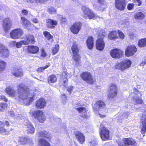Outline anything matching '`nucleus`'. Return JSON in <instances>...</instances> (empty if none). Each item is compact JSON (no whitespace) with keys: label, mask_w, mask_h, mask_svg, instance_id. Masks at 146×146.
<instances>
[{"label":"nucleus","mask_w":146,"mask_h":146,"mask_svg":"<svg viewBox=\"0 0 146 146\" xmlns=\"http://www.w3.org/2000/svg\"><path fill=\"white\" fill-rule=\"evenodd\" d=\"M39 50L38 46L33 45H29L27 48V52L29 54H36L38 52Z\"/></svg>","instance_id":"4be33fe9"},{"label":"nucleus","mask_w":146,"mask_h":146,"mask_svg":"<svg viewBox=\"0 0 146 146\" xmlns=\"http://www.w3.org/2000/svg\"><path fill=\"white\" fill-rule=\"evenodd\" d=\"M82 26V23L79 22H75L70 27L71 32L75 35L77 34L81 30Z\"/></svg>","instance_id":"2eb2a0df"},{"label":"nucleus","mask_w":146,"mask_h":146,"mask_svg":"<svg viewBox=\"0 0 146 146\" xmlns=\"http://www.w3.org/2000/svg\"><path fill=\"white\" fill-rule=\"evenodd\" d=\"M134 94H137L140 93L139 91L135 88H134L133 89Z\"/></svg>","instance_id":"69168bd1"},{"label":"nucleus","mask_w":146,"mask_h":146,"mask_svg":"<svg viewBox=\"0 0 146 146\" xmlns=\"http://www.w3.org/2000/svg\"><path fill=\"white\" fill-rule=\"evenodd\" d=\"M133 100L135 102V105L141 104H143V100L141 96L136 97L135 98L134 97H132Z\"/></svg>","instance_id":"f704fd0d"},{"label":"nucleus","mask_w":146,"mask_h":146,"mask_svg":"<svg viewBox=\"0 0 146 146\" xmlns=\"http://www.w3.org/2000/svg\"><path fill=\"white\" fill-rule=\"evenodd\" d=\"M32 21L33 23H36L38 22V20L36 18H34L32 19Z\"/></svg>","instance_id":"774afa93"},{"label":"nucleus","mask_w":146,"mask_h":146,"mask_svg":"<svg viewBox=\"0 0 146 146\" xmlns=\"http://www.w3.org/2000/svg\"><path fill=\"white\" fill-rule=\"evenodd\" d=\"M34 96H32L31 97L29 98V102L28 105L30 104L34 100Z\"/></svg>","instance_id":"680f3d73"},{"label":"nucleus","mask_w":146,"mask_h":146,"mask_svg":"<svg viewBox=\"0 0 146 146\" xmlns=\"http://www.w3.org/2000/svg\"><path fill=\"white\" fill-rule=\"evenodd\" d=\"M12 74L14 76L17 78L22 77L24 75L23 70L20 68H14L12 70Z\"/></svg>","instance_id":"6ab92c4d"},{"label":"nucleus","mask_w":146,"mask_h":146,"mask_svg":"<svg viewBox=\"0 0 146 146\" xmlns=\"http://www.w3.org/2000/svg\"><path fill=\"white\" fill-rule=\"evenodd\" d=\"M27 132L29 134H32L34 133L35 129L32 124L29 123L27 125Z\"/></svg>","instance_id":"e433bc0d"},{"label":"nucleus","mask_w":146,"mask_h":146,"mask_svg":"<svg viewBox=\"0 0 146 146\" xmlns=\"http://www.w3.org/2000/svg\"><path fill=\"white\" fill-rule=\"evenodd\" d=\"M94 38L92 36H88L86 40V43L88 48L92 49L94 46Z\"/></svg>","instance_id":"a878e982"},{"label":"nucleus","mask_w":146,"mask_h":146,"mask_svg":"<svg viewBox=\"0 0 146 146\" xmlns=\"http://www.w3.org/2000/svg\"><path fill=\"white\" fill-rule=\"evenodd\" d=\"M75 137L78 141L81 144H83L85 141V137L84 134L81 132L77 131L74 132Z\"/></svg>","instance_id":"412c9836"},{"label":"nucleus","mask_w":146,"mask_h":146,"mask_svg":"<svg viewBox=\"0 0 146 146\" xmlns=\"http://www.w3.org/2000/svg\"><path fill=\"white\" fill-rule=\"evenodd\" d=\"M28 140V139L25 137H21L20 138L19 142L22 145L26 144Z\"/></svg>","instance_id":"49530a36"},{"label":"nucleus","mask_w":146,"mask_h":146,"mask_svg":"<svg viewBox=\"0 0 146 146\" xmlns=\"http://www.w3.org/2000/svg\"><path fill=\"white\" fill-rule=\"evenodd\" d=\"M24 34L23 30L21 28H18L12 30L10 33L11 37L14 39H18Z\"/></svg>","instance_id":"9d476101"},{"label":"nucleus","mask_w":146,"mask_h":146,"mask_svg":"<svg viewBox=\"0 0 146 146\" xmlns=\"http://www.w3.org/2000/svg\"><path fill=\"white\" fill-rule=\"evenodd\" d=\"M46 27L48 29H54L57 25V21L50 19H47L46 20Z\"/></svg>","instance_id":"aec40b11"},{"label":"nucleus","mask_w":146,"mask_h":146,"mask_svg":"<svg viewBox=\"0 0 146 146\" xmlns=\"http://www.w3.org/2000/svg\"><path fill=\"white\" fill-rule=\"evenodd\" d=\"M38 136L39 137H43L48 140H50L51 139L50 134L45 130L40 131L38 133Z\"/></svg>","instance_id":"5701e85b"},{"label":"nucleus","mask_w":146,"mask_h":146,"mask_svg":"<svg viewBox=\"0 0 146 146\" xmlns=\"http://www.w3.org/2000/svg\"><path fill=\"white\" fill-rule=\"evenodd\" d=\"M132 62L129 59H125L119 63H116L114 67L115 69L123 71L129 68L131 66Z\"/></svg>","instance_id":"20e7f679"},{"label":"nucleus","mask_w":146,"mask_h":146,"mask_svg":"<svg viewBox=\"0 0 146 146\" xmlns=\"http://www.w3.org/2000/svg\"><path fill=\"white\" fill-rule=\"evenodd\" d=\"M100 134L103 140L105 141L110 140V131L105 127L103 126L100 127Z\"/></svg>","instance_id":"1a4fd4ad"},{"label":"nucleus","mask_w":146,"mask_h":146,"mask_svg":"<svg viewBox=\"0 0 146 146\" xmlns=\"http://www.w3.org/2000/svg\"><path fill=\"white\" fill-rule=\"evenodd\" d=\"M0 99L1 100H3L5 102H7L8 101V100L5 96L3 95L0 96Z\"/></svg>","instance_id":"6e6d98bb"},{"label":"nucleus","mask_w":146,"mask_h":146,"mask_svg":"<svg viewBox=\"0 0 146 146\" xmlns=\"http://www.w3.org/2000/svg\"><path fill=\"white\" fill-rule=\"evenodd\" d=\"M141 121L143 126L141 130V133L142 134H144L146 131V117L143 118L142 117Z\"/></svg>","instance_id":"72a5a7b5"},{"label":"nucleus","mask_w":146,"mask_h":146,"mask_svg":"<svg viewBox=\"0 0 146 146\" xmlns=\"http://www.w3.org/2000/svg\"><path fill=\"white\" fill-rule=\"evenodd\" d=\"M106 34L105 32L100 31L98 35V38L96 42V49L100 51L103 50L105 48V43L104 39L105 36Z\"/></svg>","instance_id":"7ed1b4c3"},{"label":"nucleus","mask_w":146,"mask_h":146,"mask_svg":"<svg viewBox=\"0 0 146 146\" xmlns=\"http://www.w3.org/2000/svg\"><path fill=\"white\" fill-rule=\"evenodd\" d=\"M129 36L131 40H133L134 39V38L136 36L133 33H129Z\"/></svg>","instance_id":"4d7b16f0"},{"label":"nucleus","mask_w":146,"mask_h":146,"mask_svg":"<svg viewBox=\"0 0 146 146\" xmlns=\"http://www.w3.org/2000/svg\"><path fill=\"white\" fill-rule=\"evenodd\" d=\"M32 115L41 123H43L46 119L44 113L41 110H37L34 111L32 113Z\"/></svg>","instance_id":"0eeeda50"},{"label":"nucleus","mask_w":146,"mask_h":146,"mask_svg":"<svg viewBox=\"0 0 146 146\" xmlns=\"http://www.w3.org/2000/svg\"><path fill=\"white\" fill-rule=\"evenodd\" d=\"M110 54L112 58L119 59L123 56L124 52L120 49L115 48L111 50Z\"/></svg>","instance_id":"9b49d317"},{"label":"nucleus","mask_w":146,"mask_h":146,"mask_svg":"<svg viewBox=\"0 0 146 146\" xmlns=\"http://www.w3.org/2000/svg\"><path fill=\"white\" fill-rule=\"evenodd\" d=\"M46 101L43 98H40L37 100L35 103V106L37 109L44 108L46 105Z\"/></svg>","instance_id":"a211bd4d"},{"label":"nucleus","mask_w":146,"mask_h":146,"mask_svg":"<svg viewBox=\"0 0 146 146\" xmlns=\"http://www.w3.org/2000/svg\"><path fill=\"white\" fill-rule=\"evenodd\" d=\"M60 82L62 84H65L68 82L67 78V72L66 71H63L60 75Z\"/></svg>","instance_id":"393cba45"},{"label":"nucleus","mask_w":146,"mask_h":146,"mask_svg":"<svg viewBox=\"0 0 146 146\" xmlns=\"http://www.w3.org/2000/svg\"><path fill=\"white\" fill-rule=\"evenodd\" d=\"M137 51V48L134 45L127 46L125 50V56L129 57L134 55Z\"/></svg>","instance_id":"ddd939ff"},{"label":"nucleus","mask_w":146,"mask_h":146,"mask_svg":"<svg viewBox=\"0 0 146 146\" xmlns=\"http://www.w3.org/2000/svg\"><path fill=\"white\" fill-rule=\"evenodd\" d=\"M4 126L6 125L7 126L9 127L10 125V124L9 121H5Z\"/></svg>","instance_id":"338daca9"},{"label":"nucleus","mask_w":146,"mask_h":146,"mask_svg":"<svg viewBox=\"0 0 146 146\" xmlns=\"http://www.w3.org/2000/svg\"><path fill=\"white\" fill-rule=\"evenodd\" d=\"M21 42L22 44L25 45H28L29 44L27 40H22L21 41Z\"/></svg>","instance_id":"e2e57ef3"},{"label":"nucleus","mask_w":146,"mask_h":146,"mask_svg":"<svg viewBox=\"0 0 146 146\" xmlns=\"http://www.w3.org/2000/svg\"><path fill=\"white\" fill-rule=\"evenodd\" d=\"M4 123L2 121H0V133L1 134L7 135L10 133V132L11 131L13 130V129H11L10 130H8L4 128Z\"/></svg>","instance_id":"b1692460"},{"label":"nucleus","mask_w":146,"mask_h":146,"mask_svg":"<svg viewBox=\"0 0 146 146\" xmlns=\"http://www.w3.org/2000/svg\"><path fill=\"white\" fill-rule=\"evenodd\" d=\"M21 13L22 14L25 15H27L28 14V12L26 9H23L22 10Z\"/></svg>","instance_id":"052dcab7"},{"label":"nucleus","mask_w":146,"mask_h":146,"mask_svg":"<svg viewBox=\"0 0 146 146\" xmlns=\"http://www.w3.org/2000/svg\"><path fill=\"white\" fill-rule=\"evenodd\" d=\"M21 19L23 25L27 29L29 28L32 25H33L28 19L24 17H21Z\"/></svg>","instance_id":"c85d7f7f"},{"label":"nucleus","mask_w":146,"mask_h":146,"mask_svg":"<svg viewBox=\"0 0 146 146\" xmlns=\"http://www.w3.org/2000/svg\"><path fill=\"white\" fill-rule=\"evenodd\" d=\"M129 113L128 112L124 113L122 114V116H123L124 117L127 118L129 116Z\"/></svg>","instance_id":"0e129e2a"},{"label":"nucleus","mask_w":146,"mask_h":146,"mask_svg":"<svg viewBox=\"0 0 146 146\" xmlns=\"http://www.w3.org/2000/svg\"><path fill=\"white\" fill-rule=\"evenodd\" d=\"M117 33V31H112L109 33L108 35V37L110 40H114L118 38Z\"/></svg>","instance_id":"bb28decb"},{"label":"nucleus","mask_w":146,"mask_h":146,"mask_svg":"<svg viewBox=\"0 0 146 146\" xmlns=\"http://www.w3.org/2000/svg\"><path fill=\"white\" fill-rule=\"evenodd\" d=\"M38 142L39 146H51L50 143L44 138H40Z\"/></svg>","instance_id":"7c9ffc66"},{"label":"nucleus","mask_w":146,"mask_h":146,"mask_svg":"<svg viewBox=\"0 0 146 146\" xmlns=\"http://www.w3.org/2000/svg\"><path fill=\"white\" fill-rule=\"evenodd\" d=\"M137 45L140 48L144 47L146 46V38H144L140 39L138 41Z\"/></svg>","instance_id":"c9c22d12"},{"label":"nucleus","mask_w":146,"mask_h":146,"mask_svg":"<svg viewBox=\"0 0 146 146\" xmlns=\"http://www.w3.org/2000/svg\"><path fill=\"white\" fill-rule=\"evenodd\" d=\"M115 7L116 9L120 11H124L127 4L126 0H115Z\"/></svg>","instance_id":"4468645a"},{"label":"nucleus","mask_w":146,"mask_h":146,"mask_svg":"<svg viewBox=\"0 0 146 146\" xmlns=\"http://www.w3.org/2000/svg\"><path fill=\"white\" fill-rule=\"evenodd\" d=\"M8 106V104L6 103H0V112L4 111Z\"/></svg>","instance_id":"37998d69"},{"label":"nucleus","mask_w":146,"mask_h":146,"mask_svg":"<svg viewBox=\"0 0 146 146\" xmlns=\"http://www.w3.org/2000/svg\"><path fill=\"white\" fill-rule=\"evenodd\" d=\"M57 81V77L56 75L54 74L50 75L47 78V81L49 84L55 83Z\"/></svg>","instance_id":"473e14b6"},{"label":"nucleus","mask_w":146,"mask_h":146,"mask_svg":"<svg viewBox=\"0 0 146 146\" xmlns=\"http://www.w3.org/2000/svg\"><path fill=\"white\" fill-rule=\"evenodd\" d=\"M134 4L133 3H128L127 5V8L129 11L133 9L134 8Z\"/></svg>","instance_id":"09e8293b"},{"label":"nucleus","mask_w":146,"mask_h":146,"mask_svg":"<svg viewBox=\"0 0 146 146\" xmlns=\"http://www.w3.org/2000/svg\"><path fill=\"white\" fill-rule=\"evenodd\" d=\"M145 64H146V56L144 57L143 60L140 64V66H143Z\"/></svg>","instance_id":"5fc2aeb1"},{"label":"nucleus","mask_w":146,"mask_h":146,"mask_svg":"<svg viewBox=\"0 0 146 146\" xmlns=\"http://www.w3.org/2000/svg\"><path fill=\"white\" fill-rule=\"evenodd\" d=\"M43 34L44 36L48 40H50L53 39V36L50 33L47 31H44L43 32Z\"/></svg>","instance_id":"58836bf2"},{"label":"nucleus","mask_w":146,"mask_h":146,"mask_svg":"<svg viewBox=\"0 0 146 146\" xmlns=\"http://www.w3.org/2000/svg\"><path fill=\"white\" fill-rule=\"evenodd\" d=\"M118 33L120 38L123 39L124 38V34L120 30H118Z\"/></svg>","instance_id":"3c124183"},{"label":"nucleus","mask_w":146,"mask_h":146,"mask_svg":"<svg viewBox=\"0 0 146 146\" xmlns=\"http://www.w3.org/2000/svg\"><path fill=\"white\" fill-rule=\"evenodd\" d=\"M47 56V53L46 52L44 49L42 48L40 49V58H43L46 57Z\"/></svg>","instance_id":"a18cd8bd"},{"label":"nucleus","mask_w":146,"mask_h":146,"mask_svg":"<svg viewBox=\"0 0 146 146\" xmlns=\"http://www.w3.org/2000/svg\"><path fill=\"white\" fill-rule=\"evenodd\" d=\"M76 110L78 111L79 113L82 112L86 113L85 114H83L81 115V117L86 119H88V115L86 114L88 110L86 108L82 107H79L77 108L76 109Z\"/></svg>","instance_id":"cd10ccee"},{"label":"nucleus","mask_w":146,"mask_h":146,"mask_svg":"<svg viewBox=\"0 0 146 146\" xmlns=\"http://www.w3.org/2000/svg\"><path fill=\"white\" fill-rule=\"evenodd\" d=\"M51 65L50 62H48L47 64L44 67H40L38 68L37 71L38 72L41 73L42 72L46 69L48 68Z\"/></svg>","instance_id":"a19ab883"},{"label":"nucleus","mask_w":146,"mask_h":146,"mask_svg":"<svg viewBox=\"0 0 146 146\" xmlns=\"http://www.w3.org/2000/svg\"><path fill=\"white\" fill-rule=\"evenodd\" d=\"M17 87V92L15 90L9 86L6 88L5 92L9 96L13 97L19 101L26 100L28 99L30 91L29 87L25 84L21 83L18 84Z\"/></svg>","instance_id":"f257e3e1"},{"label":"nucleus","mask_w":146,"mask_h":146,"mask_svg":"<svg viewBox=\"0 0 146 146\" xmlns=\"http://www.w3.org/2000/svg\"><path fill=\"white\" fill-rule=\"evenodd\" d=\"M2 26L6 32L9 31L12 27V22L9 17L5 18L3 20Z\"/></svg>","instance_id":"f3484780"},{"label":"nucleus","mask_w":146,"mask_h":146,"mask_svg":"<svg viewBox=\"0 0 146 146\" xmlns=\"http://www.w3.org/2000/svg\"><path fill=\"white\" fill-rule=\"evenodd\" d=\"M60 23L61 25H65L67 24V19L65 17H62L60 19Z\"/></svg>","instance_id":"de8ad7c7"},{"label":"nucleus","mask_w":146,"mask_h":146,"mask_svg":"<svg viewBox=\"0 0 146 146\" xmlns=\"http://www.w3.org/2000/svg\"><path fill=\"white\" fill-rule=\"evenodd\" d=\"M80 77L84 81L90 84H94L96 81L91 73L88 71L82 72L80 74Z\"/></svg>","instance_id":"423d86ee"},{"label":"nucleus","mask_w":146,"mask_h":146,"mask_svg":"<svg viewBox=\"0 0 146 146\" xmlns=\"http://www.w3.org/2000/svg\"><path fill=\"white\" fill-rule=\"evenodd\" d=\"M107 96L109 98L113 99L116 97L118 94V87L114 83H111L108 86Z\"/></svg>","instance_id":"39448f33"},{"label":"nucleus","mask_w":146,"mask_h":146,"mask_svg":"<svg viewBox=\"0 0 146 146\" xmlns=\"http://www.w3.org/2000/svg\"><path fill=\"white\" fill-rule=\"evenodd\" d=\"M59 50V45L56 44L54 45L52 49V54L54 55L58 53Z\"/></svg>","instance_id":"79ce46f5"},{"label":"nucleus","mask_w":146,"mask_h":146,"mask_svg":"<svg viewBox=\"0 0 146 146\" xmlns=\"http://www.w3.org/2000/svg\"><path fill=\"white\" fill-rule=\"evenodd\" d=\"M72 59L75 64L79 65L81 63V56L80 53V46L76 42H74L71 46Z\"/></svg>","instance_id":"f03ea898"},{"label":"nucleus","mask_w":146,"mask_h":146,"mask_svg":"<svg viewBox=\"0 0 146 146\" xmlns=\"http://www.w3.org/2000/svg\"><path fill=\"white\" fill-rule=\"evenodd\" d=\"M22 45L21 42V41H20L16 43V46L17 48H20L21 47Z\"/></svg>","instance_id":"13d9d810"},{"label":"nucleus","mask_w":146,"mask_h":146,"mask_svg":"<svg viewBox=\"0 0 146 146\" xmlns=\"http://www.w3.org/2000/svg\"><path fill=\"white\" fill-rule=\"evenodd\" d=\"M133 2L137 6H140L142 4L141 0H132Z\"/></svg>","instance_id":"8fccbe9b"},{"label":"nucleus","mask_w":146,"mask_h":146,"mask_svg":"<svg viewBox=\"0 0 146 146\" xmlns=\"http://www.w3.org/2000/svg\"><path fill=\"white\" fill-rule=\"evenodd\" d=\"M48 11L50 14H52L55 13L56 11L54 8L51 7L48 9Z\"/></svg>","instance_id":"864d4df0"},{"label":"nucleus","mask_w":146,"mask_h":146,"mask_svg":"<svg viewBox=\"0 0 146 146\" xmlns=\"http://www.w3.org/2000/svg\"><path fill=\"white\" fill-rule=\"evenodd\" d=\"M26 40L29 44H34L36 42L34 36L31 34H29L27 35L26 36Z\"/></svg>","instance_id":"c756f323"},{"label":"nucleus","mask_w":146,"mask_h":146,"mask_svg":"<svg viewBox=\"0 0 146 146\" xmlns=\"http://www.w3.org/2000/svg\"><path fill=\"white\" fill-rule=\"evenodd\" d=\"M99 3L101 4L102 6L105 5V0H97Z\"/></svg>","instance_id":"bf43d9fd"},{"label":"nucleus","mask_w":146,"mask_h":146,"mask_svg":"<svg viewBox=\"0 0 146 146\" xmlns=\"http://www.w3.org/2000/svg\"><path fill=\"white\" fill-rule=\"evenodd\" d=\"M74 89V86L71 85L67 88V90L70 94H71Z\"/></svg>","instance_id":"603ef678"},{"label":"nucleus","mask_w":146,"mask_h":146,"mask_svg":"<svg viewBox=\"0 0 146 146\" xmlns=\"http://www.w3.org/2000/svg\"><path fill=\"white\" fill-rule=\"evenodd\" d=\"M82 10L84 13L82 16L85 19L88 18L89 19H92L95 17V14L90 8L86 6H82Z\"/></svg>","instance_id":"6e6552de"},{"label":"nucleus","mask_w":146,"mask_h":146,"mask_svg":"<svg viewBox=\"0 0 146 146\" xmlns=\"http://www.w3.org/2000/svg\"><path fill=\"white\" fill-rule=\"evenodd\" d=\"M124 143L126 145H135L136 143V141L132 138H125L123 140Z\"/></svg>","instance_id":"2f4dec72"},{"label":"nucleus","mask_w":146,"mask_h":146,"mask_svg":"<svg viewBox=\"0 0 146 146\" xmlns=\"http://www.w3.org/2000/svg\"><path fill=\"white\" fill-rule=\"evenodd\" d=\"M6 64V63L5 61L0 59V72L5 70Z\"/></svg>","instance_id":"ea45409f"},{"label":"nucleus","mask_w":146,"mask_h":146,"mask_svg":"<svg viewBox=\"0 0 146 146\" xmlns=\"http://www.w3.org/2000/svg\"><path fill=\"white\" fill-rule=\"evenodd\" d=\"M9 49L4 45L0 44V56L4 58L9 57L10 55Z\"/></svg>","instance_id":"dca6fc26"},{"label":"nucleus","mask_w":146,"mask_h":146,"mask_svg":"<svg viewBox=\"0 0 146 146\" xmlns=\"http://www.w3.org/2000/svg\"><path fill=\"white\" fill-rule=\"evenodd\" d=\"M27 3H33L35 1L37 3H42L47 1V0H25Z\"/></svg>","instance_id":"c03bdc74"},{"label":"nucleus","mask_w":146,"mask_h":146,"mask_svg":"<svg viewBox=\"0 0 146 146\" xmlns=\"http://www.w3.org/2000/svg\"><path fill=\"white\" fill-rule=\"evenodd\" d=\"M106 106L105 102L102 100H99L96 102L92 108L94 111H97L106 109Z\"/></svg>","instance_id":"f8f14e48"},{"label":"nucleus","mask_w":146,"mask_h":146,"mask_svg":"<svg viewBox=\"0 0 146 146\" xmlns=\"http://www.w3.org/2000/svg\"><path fill=\"white\" fill-rule=\"evenodd\" d=\"M135 19L139 20H142L145 17L144 15L141 12H138L134 15Z\"/></svg>","instance_id":"4c0bfd02"}]
</instances>
